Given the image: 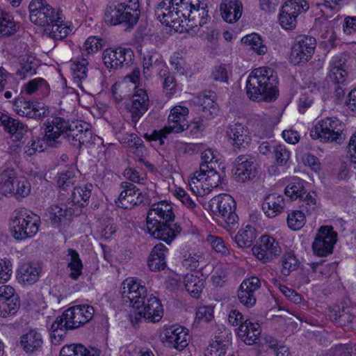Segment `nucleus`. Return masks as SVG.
Listing matches in <instances>:
<instances>
[{
	"label": "nucleus",
	"instance_id": "774afa93",
	"mask_svg": "<svg viewBox=\"0 0 356 356\" xmlns=\"http://www.w3.org/2000/svg\"><path fill=\"white\" fill-rule=\"evenodd\" d=\"M13 273V264L10 259H0V283L7 282Z\"/></svg>",
	"mask_w": 356,
	"mask_h": 356
},
{
	"label": "nucleus",
	"instance_id": "bb28decb",
	"mask_svg": "<svg viewBox=\"0 0 356 356\" xmlns=\"http://www.w3.org/2000/svg\"><path fill=\"white\" fill-rule=\"evenodd\" d=\"M89 64L88 56L82 55L78 57L71 65V71L73 83L80 88L83 92H86L88 86V65Z\"/></svg>",
	"mask_w": 356,
	"mask_h": 356
},
{
	"label": "nucleus",
	"instance_id": "09e8293b",
	"mask_svg": "<svg viewBox=\"0 0 356 356\" xmlns=\"http://www.w3.org/2000/svg\"><path fill=\"white\" fill-rule=\"evenodd\" d=\"M60 356H99V351L94 348L88 350L81 344H72L63 347Z\"/></svg>",
	"mask_w": 356,
	"mask_h": 356
},
{
	"label": "nucleus",
	"instance_id": "473e14b6",
	"mask_svg": "<svg viewBox=\"0 0 356 356\" xmlns=\"http://www.w3.org/2000/svg\"><path fill=\"white\" fill-rule=\"evenodd\" d=\"M207 8V3L203 0H200V4L191 9L190 17L186 21L184 27L188 29H193L195 27L202 26L204 24H207L209 19Z\"/></svg>",
	"mask_w": 356,
	"mask_h": 356
},
{
	"label": "nucleus",
	"instance_id": "393cba45",
	"mask_svg": "<svg viewBox=\"0 0 356 356\" xmlns=\"http://www.w3.org/2000/svg\"><path fill=\"white\" fill-rule=\"evenodd\" d=\"M14 106L19 115L37 120H42L49 113L46 107L26 101L22 97L15 100Z\"/></svg>",
	"mask_w": 356,
	"mask_h": 356
},
{
	"label": "nucleus",
	"instance_id": "a878e982",
	"mask_svg": "<svg viewBox=\"0 0 356 356\" xmlns=\"http://www.w3.org/2000/svg\"><path fill=\"white\" fill-rule=\"evenodd\" d=\"M143 74L149 77L154 72L157 75H165L166 64L162 56L155 51H146L143 53Z\"/></svg>",
	"mask_w": 356,
	"mask_h": 356
},
{
	"label": "nucleus",
	"instance_id": "5701e85b",
	"mask_svg": "<svg viewBox=\"0 0 356 356\" xmlns=\"http://www.w3.org/2000/svg\"><path fill=\"white\" fill-rule=\"evenodd\" d=\"M187 330L177 325L166 327L163 332V341L170 348L181 350L188 345Z\"/></svg>",
	"mask_w": 356,
	"mask_h": 356
},
{
	"label": "nucleus",
	"instance_id": "f03ea898",
	"mask_svg": "<svg viewBox=\"0 0 356 356\" xmlns=\"http://www.w3.org/2000/svg\"><path fill=\"white\" fill-rule=\"evenodd\" d=\"M278 79L276 72L268 67H261L253 70L246 81V94L252 101H275L278 96L277 85Z\"/></svg>",
	"mask_w": 356,
	"mask_h": 356
},
{
	"label": "nucleus",
	"instance_id": "13d9d810",
	"mask_svg": "<svg viewBox=\"0 0 356 356\" xmlns=\"http://www.w3.org/2000/svg\"><path fill=\"white\" fill-rule=\"evenodd\" d=\"M204 263V254L200 251L185 254L182 261V265L191 270H196L201 264Z\"/></svg>",
	"mask_w": 356,
	"mask_h": 356
},
{
	"label": "nucleus",
	"instance_id": "4be33fe9",
	"mask_svg": "<svg viewBox=\"0 0 356 356\" xmlns=\"http://www.w3.org/2000/svg\"><path fill=\"white\" fill-rule=\"evenodd\" d=\"M261 282L257 277L245 279L238 290V298L245 307H252L257 302V293L261 288Z\"/></svg>",
	"mask_w": 356,
	"mask_h": 356
},
{
	"label": "nucleus",
	"instance_id": "6e6552de",
	"mask_svg": "<svg viewBox=\"0 0 356 356\" xmlns=\"http://www.w3.org/2000/svg\"><path fill=\"white\" fill-rule=\"evenodd\" d=\"M188 108L176 106L168 116V124L160 130H154L149 136L146 135L149 140H159L160 145L164 144V138L170 133H181L189 127L186 117Z\"/></svg>",
	"mask_w": 356,
	"mask_h": 356
},
{
	"label": "nucleus",
	"instance_id": "cd10ccee",
	"mask_svg": "<svg viewBox=\"0 0 356 356\" xmlns=\"http://www.w3.org/2000/svg\"><path fill=\"white\" fill-rule=\"evenodd\" d=\"M234 176L237 181L245 182L256 176V164L253 159L242 155L236 159Z\"/></svg>",
	"mask_w": 356,
	"mask_h": 356
},
{
	"label": "nucleus",
	"instance_id": "9b49d317",
	"mask_svg": "<svg viewBox=\"0 0 356 356\" xmlns=\"http://www.w3.org/2000/svg\"><path fill=\"white\" fill-rule=\"evenodd\" d=\"M38 217L26 210L16 211L13 220V236L17 240L34 236L38 232Z\"/></svg>",
	"mask_w": 356,
	"mask_h": 356
},
{
	"label": "nucleus",
	"instance_id": "72a5a7b5",
	"mask_svg": "<svg viewBox=\"0 0 356 356\" xmlns=\"http://www.w3.org/2000/svg\"><path fill=\"white\" fill-rule=\"evenodd\" d=\"M284 205L283 195L271 193L265 197L261 207L266 216L274 218L282 212Z\"/></svg>",
	"mask_w": 356,
	"mask_h": 356
},
{
	"label": "nucleus",
	"instance_id": "f3484780",
	"mask_svg": "<svg viewBox=\"0 0 356 356\" xmlns=\"http://www.w3.org/2000/svg\"><path fill=\"white\" fill-rule=\"evenodd\" d=\"M120 292L122 298L129 301L132 307H138L143 299L146 298L147 291L143 282L136 277H128L121 285Z\"/></svg>",
	"mask_w": 356,
	"mask_h": 356
},
{
	"label": "nucleus",
	"instance_id": "bf43d9fd",
	"mask_svg": "<svg viewBox=\"0 0 356 356\" xmlns=\"http://www.w3.org/2000/svg\"><path fill=\"white\" fill-rule=\"evenodd\" d=\"M44 126V139L45 144L50 147H56L60 143L59 138L61 136L59 131H58L54 126L51 124L49 119L47 120Z\"/></svg>",
	"mask_w": 356,
	"mask_h": 356
},
{
	"label": "nucleus",
	"instance_id": "1a4fd4ad",
	"mask_svg": "<svg viewBox=\"0 0 356 356\" xmlns=\"http://www.w3.org/2000/svg\"><path fill=\"white\" fill-rule=\"evenodd\" d=\"M131 314L130 318L133 323H138L141 319L149 323L159 322L163 316V308L161 300L156 297L149 295L138 304V307Z\"/></svg>",
	"mask_w": 356,
	"mask_h": 356
},
{
	"label": "nucleus",
	"instance_id": "680f3d73",
	"mask_svg": "<svg viewBox=\"0 0 356 356\" xmlns=\"http://www.w3.org/2000/svg\"><path fill=\"white\" fill-rule=\"evenodd\" d=\"M175 197L181 202V203L186 207L189 210L195 214H198L201 211L199 206L196 204L195 201L190 197V195L181 188H177L175 191Z\"/></svg>",
	"mask_w": 356,
	"mask_h": 356
},
{
	"label": "nucleus",
	"instance_id": "a18cd8bd",
	"mask_svg": "<svg viewBox=\"0 0 356 356\" xmlns=\"http://www.w3.org/2000/svg\"><path fill=\"white\" fill-rule=\"evenodd\" d=\"M330 318L335 321L341 327H348L352 323L354 316L350 314V309L348 307L339 306H334L329 313Z\"/></svg>",
	"mask_w": 356,
	"mask_h": 356
},
{
	"label": "nucleus",
	"instance_id": "b1692460",
	"mask_svg": "<svg viewBox=\"0 0 356 356\" xmlns=\"http://www.w3.org/2000/svg\"><path fill=\"white\" fill-rule=\"evenodd\" d=\"M66 140L73 146L80 147L92 138V131L81 121H72L65 134Z\"/></svg>",
	"mask_w": 356,
	"mask_h": 356
},
{
	"label": "nucleus",
	"instance_id": "6e6d98bb",
	"mask_svg": "<svg viewBox=\"0 0 356 356\" xmlns=\"http://www.w3.org/2000/svg\"><path fill=\"white\" fill-rule=\"evenodd\" d=\"M79 172L74 168H71L62 172L58 175L57 184L59 188L66 190L71 186H73L78 180Z\"/></svg>",
	"mask_w": 356,
	"mask_h": 356
},
{
	"label": "nucleus",
	"instance_id": "e2e57ef3",
	"mask_svg": "<svg viewBox=\"0 0 356 356\" xmlns=\"http://www.w3.org/2000/svg\"><path fill=\"white\" fill-rule=\"evenodd\" d=\"M356 356V343L353 345L339 344L330 350L325 356Z\"/></svg>",
	"mask_w": 356,
	"mask_h": 356
},
{
	"label": "nucleus",
	"instance_id": "69168bd1",
	"mask_svg": "<svg viewBox=\"0 0 356 356\" xmlns=\"http://www.w3.org/2000/svg\"><path fill=\"white\" fill-rule=\"evenodd\" d=\"M67 207L64 204H56L51 206L49 209V217L51 222L54 225H58L62 218L67 214Z\"/></svg>",
	"mask_w": 356,
	"mask_h": 356
},
{
	"label": "nucleus",
	"instance_id": "423d86ee",
	"mask_svg": "<svg viewBox=\"0 0 356 356\" xmlns=\"http://www.w3.org/2000/svg\"><path fill=\"white\" fill-rule=\"evenodd\" d=\"M31 186L24 176H17L13 168H7L0 172V192L4 196H14L16 199L27 197Z\"/></svg>",
	"mask_w": 356,
	"mask_h": 356
},
{
	"label": "nucleus",
	"instance_id": "79ce46f5",
	"mask_svg": "<svg viewBox=\"0 0 356 356\" xmlns=\"http://www.w3.org/2000/svg\"><path fill=\"white\" fill-rule=\"evenodd\" d=\"M215 93L210 91L197 97V104L202 107L203 116L206 118H213L218 111V107L215 102Z\"/></svg>",
	"mask_w": 356,
	"mask_h": 356
},
{
	"label": "nucleus",
	"instance_id": "0eeeda50",
	"mask_svg": "<svg viewBox=\"0 0 356 356\" xmlns=\"http://www.w3.org/2000/svg\"><path fill=\"white\" fill-rule=\"evenodd\" d=\"M216 204L213 213L217 218L218 223L229 232L238 227V217L236 213V204L234 199L228 194L218 195L212 200Z\"/></svg>",
	"mask_w": 356,
	"mask_h": 356
},
{
	"label": "nucleus",
	"instance_id": "49530a36",
	"mask_svg": "<svg viewBox=\"0 0 356 356\" xmlns=\"http://www.w3.org/2000/svg\"><path fill=\"white\" fill-rule=\"evenodd\" d=\"M184 286L188 293L198 298L204 287V281L203 279L193 274H186L184 280Z\"/></svg>",
	"mask_w": 356,
	"mask_h": 356
},
{
	"label": "nucleus",
	"instance_id": "4468645a",
	"mask_svg": "<svg viewBox=\"0 0 356 356\" xmlns=\"http://www.w3.org/2000/svg\"><path fill=\"white\" fill-rule=\"evenodd\" d=\"M252 250L254 255L264 263L277 259L282 252L279 242L269 235L261 236L259 242L253 246Z\"/></svg>",
	"mask_w": 356,
	"mask_h": 356
},
{
	"label": "nucleus",
	"instance_id": "a211bd4d",
	"mask_svg": "<svg viewBox=\"0 0 356 356\" xmlns=\"http://www.w3.org/2000/svg\"><path fill=\"white\" fill-rule=\"evenodd\" d=\"M337 242V233L329 226H322L318 230L312 243L314 253L320 257L327 256L332 252Z\"/></svg>",
	"mask_w": 356,
	"mask_h": 356
},
{
	"label": "nucleus",
	"instance_id": "8fccbe9b",
	"mask_svg": "<svg viewBox=\"0 0 356 356\" xmlns=\"http://www.w3.org/2000/svg\"><path fill=\"white\" fill-rule=\"evenodd\" d=\"M92 187V185L89 184L74 188L72 193V202L81 207L87 205L91 196Z\"/></svg>",
	"mask_w": 356,
	"mask_h": 356
},
{
	"label": "nucleus",
	"instance_id": "e433bc0d",
	"mask_svg": "<svg viewBox=\"0 0 356 356\" xmlns=\"http://www.w3.org/2000/svg\"><path fill=\"white\" fill-rule=\"evenodd\" d=\"M168 249L162 244H156L152 249L148 259V266L152 271H160L166 266V255Z\"/></svg>",
	"mask_w": 356,
	"mask_h": 356
},
{
	"label": "nucleus",
	"instance_id": "5fc2aeb1",
	"mask_svg": "<svg viewBox=\"0 0 356 356\" xmlns=\"http://www.w3.org/2000/svg\"><path fill=\"white\" fill-rule=\"evenodd\" d=\"M284 193L291 200H302L303 195L306 193L303 181L299 178H293L285 188Z\"/></svg>",
	"mask_w": 356,
	"mask_h": 356
},
{
	"label": "nucleus",
	"instance_id": "c85d7f7f",
	"mask_svg": "<svg viewBox=\"0 0 356 356\" xmlns=\"http://www.w3.org/2000/svg\"><path fill=\"white\" fill-rule=\"evenodd\" d=\"M148 233L155 238L163 241L170 244L181 231V227L177 223H159L155 227H147Z\"/></svg>",
	"mask_w": 356,
	"mask_h": 356
},
{
	"label": "nucleus",
	"instance_id": "4d7b16f0",
	"mask_svg": "<svg viewBox=\"0 0 356 356\" xmlns=\"http://www.w3.org/2000/svg\"><path fill=\"white\" fill-rule=\"evenodd\" d=\"M242 42L259 55H264L267 51L266 46L263 44L261 37L257 33H252L243 37Z\"/></svg>",
	"mask_w": 356,
	"mask_h": 356
},
{
	"label": "nucleus",
	"instance_id": "20e7f679",
	"mask_svg": "<svg viewBox=\"0 0 356 356\" xmlns=\"http://www.w3.org/2000/svg\"><path fill=\"white\" fill-rule=\"evenodd\" d=\"M200 4V0H163L155 10L157 19L170 27L185 26L191 9Z\"/></svg>",
	"mask_w": 356,
	"mask_h": 356
},
{
	"label": "nucleus",
	"instance_id": "ea45409f",
	"mask_svg": "<svg viewBox=\"0 0 356 356\" xmlns=\"http://www.w3.org/2000/svg\"><path fill=\"white\" fill-rule=\"evenodd\" d=\"M42 343V335L35 330H31L21 337V346L26 353L39 350Z\"/></svg>",
	"mask_w": 356,
	"mask_h": 356
},
{
	"label": "nucleus",
	"instance_id": "6ab92c4d",
	"mask_svg": "<svg viewBox=\"0 0 356 356\" xmlns=\"http://www.w3.org/2000/svg\"><path fill=\"white\" fill-rule=\"evenodd\" d=\"M134 52L129 48L106 49L103 53V61L107 68L118 70L130 65Z\"/></svg>",
	"mask_w": 356,
	"mask_h": 356
},
{
	"label": "nucleus",
	"instance_id": "864d4df0",
	"mask_svg": "<svg viewBox=\"0 0 356 356\" xmlns=\"http://www.w3.org/2000/svg\"><path fill=\"white\" fill-rule=\"evenodd\" d=\"M282 268L281 273L286 277L291 272L296 270L299 266V261L292 250L286 252L281 259Z\"/></svg>",
	"mask_w": 356,
	"mask_h": 356
},
{
	"label": "nucleus",
	"instance_id": "603ef678",
	"mask_svg": "<svg viewBox=\"0 0 356 356\" xmlns=\"http://www.w3.org/2000/svg\"><path fill=\"white\" fill-rule=\"evenodd\" d=\"M17 31V26L13 17L6 11H0V35L9 36Z\"/></svg>",
	"mask_w": 356,
	"mask_h": 356
},
{
	"label": "nucleus",
	"instance_id": "37998d69",
	"mask_svg": "<svg viewBox=\"0 0 356 356\" xmlns=\"http://www.w3.org/2000/svg\"><path fill=\"white\" fill-rule=\"evenodd\" d=\"M67 261V268L70 269V277L76 280L82 274L83 265L80 258L79 254L75 250L69 248L66 255Z\"/></svg>",
	"mask_w": 356,
	"mask_h": 356
},
{
	"label": "nucleus",
	"instance_id": "c9c22d12",
	"mask_svg": "<svg viewBox=\"0 0 356 356\" xmlns=\"http://www.w3.org/2000/svg\"><path fill=\"white\" fill-rule=\"evenodd\" d=\"M261 334L259 325L246 319L237 329L238 337L248 346L256 343Z\"/></svg>",
	"mask_w": 356,
	"mask_h": 356
},
{
	"label": "nucleus",
	"instance_id": "dca6fc26",
	"mask_svg": "<svg viewBox=\"0 0 356 356\" xmlns=\"http://www.w3.org/2000/svg\"><path fill=\"white\" fill-rule=\"evenodd\" d=\"M120 187L122 191L115 203L121 208L131 209L135 206L146 202L148 200L147 193L140 192L131 182L123 181L121 183Z\"/></svg>",
	"mask_w": 356,
	"mask_h": 356
},
{
	"label": "nucleus",
	"instance_id": "58836bf2",
	"mask_svg": "<svg viewBox=\"0 0 356 356\" xmlns=\"http://www.w3.org/2000/svg\"><path fill=\"white\" fill-rule=\"evenodd\" d=\"M346 60L341 56L332 57L330 62L329 79L335 84L343 83L347 72L344 69Z\"/></svg>",
	"mask_w": 356,
	"mask_h": 356
},
{
	"label": "nucleus",
	"instance_id": "2f4dec72",
	"mask_svg": "<svg viewBox=\"0 0 356 356\" xmlns=\"http://www.w3.org/2000/svg\"><path fill=\"white\" fill-rule=\"evenodd\" d=\"M226 134L232 144L237 147H245L250 140L248 129L241 123L229 124L227 127Z\"/></svg>",
	"mask_w": 356,
	"mask_h": 356
},
{
	"label": "nucleus",
	"instance_id": "aec40b11",
	"mask_svg": "<svg viewBox=\"0 0 356 356\" xmlns=\"http://www.w3.org/2000/svg\"><path fill=\"white\" fill-rule=\"evenodd\" d=\"M174 218L175 215L171 204L165 202L154 203L148 211L146 227L152 229L159 223L172 222Z\"/></svg>",
	"mask_w": 356,
	"mask_h": 356
},
{
	"label": "nucleus",
	"instance_id": "39448f33",
	"mask_svg": "<svg viewBox=\"0 0 356 356\" xmlns=\"http://www.w3.org/2000/svg\"><path fill=\"white\" fill-rule=\"evenodd\" d=\"M139 16L138 0H113L106 8L104 21L113 26L124 24L129 28H133Z\"/></svg>",
	"mask_w": 356,
	"mask_h": 356
},
{
	"label": "nucleus",
	"instance_id": "7ed1b4c3",
	"mask_svg": "<svg viewBox=\"0 0 356 356\" xmlns=\"http://www.w3.org/2000/svg\"><path fill=\"white\" fill-rule=\"evenodd\" d=\"M95 314L93 307L89 305H79L66 309L52 323L51 338L54 343H58L65 337L69 330L76 329L88 323Z\"/></svg>",
	"mask_w": 356,
	"mask_h": 356
},
{
	"label": "nucleus",
	"instance_id": "7c9ffc66",
	"mask_svg": "<svg viewBox=\"0 0 356 356\" xmlns=\"http://www.w3.org/2000/svg\"><path fill=\"white\" fill-rule=\"evenodd\" d=\"M41 271L40 264L24 263L17 269V279L20 284L31 286L38 281Z\"/></svg>",
	"mask_w": 356,
	"mask_h": 356
},
{
	"label": "nucleus",
	"instance_id": "4c0bfd02",
	"mask_svg": "<svg viewBox=\"0 0 356 356\" xmlns=\"http://www.w3.org/2000/svg\"><path fill=\"white\" fill-rule=\"evenodd\" d=\"M0 127H3L5 131L17 139L21 138L27 131L26 127L19 120L14 119L1 112H0Z\"/></svg>",
	"mask_w": 356,
	"mask_h": 356
},
{
	"label": "nucleus",
	"instance_id": "ddd939ff",
	"mask_svg": "<svg viewBox=\"0 0 356 356\" xmlns=\"http://www.w3.org/2000/svg\"><path fill=\"white\" fill-rule=\"evenodd\" d=\"M309 8V3L305 0H287L282 6L280 13V24L286 30L295 29L298 15L305 13Z\"/></svg>",
	"mask_w": 356,
	"mask_h": 356
},
{
	"label": "nucleus",
	"instance_id": "c03bdc74",
	"mask_svg": "<svg viewBox=\"0 0 356 356\" xmlns=\"http://www.w3.org/2000/svg\"><path fill=\"white\" fill-rule=\"evenodd\" d=\"M59 20L60 22L56 21L47 24L44 30L49 37L55 40H62L67 37L72 31V29L63 23V15L62 18Z\"/></svg>",
	"mask_w": 356,
	"mask_h": 356
},
{
	"label": "nucleus",
	"instance_id": "052dcab7",
	"mask_svg": "<svg viewBox=\"0 0 356 356\" xmlns=\"http://www.w3.org/2000/svg\"><path fill=\"white\" fill-rule=\"evenodd\" d=\"M288 227L292 230H300L306 222V217L303 212L293 210L289 212L287 216Z\"/></svg>",
	"mask_w": 356,
	"mask_h": 356
},
{
	"label": "nucleus",
	"instance_id": "3c124183",
	"mask_svg": "<svg viewBox=\"0 0 356 356\" xmlns=\"http://www.w3.org/2000/svg\"><path fill=\"white\" fill-rule=\"evenodd\" d=\"M36 91L42 95H47L49 92V86L47 82L42 78L33 79L24 85L22 92L31 95Z\"/></svg>",
	"mask_w": 356,
	"mask_h": 356
},
{
	"label": "nucleus",
	"instance_id": "338daca9",
	"mask_svg": "<svg viewBox=\"0 0 356 356\" xmlns=\"http://www.w3.org/2000/svg\"><path fill=\"white\" fill-rule=\"evenodd\" d=\"M207 241L210 243L213 249L218 253L224 256L231 257L228 248L226 247L223 239L220 237L209 235L207 237Z\"/></svg>",
	"mask_w": 356,
	"mask_h": 356
},
{
	"label": "nucleus",
	"instance_id": "f704fd0d",
	"mask_svg": "<svg viewBox=\"0 0 356 356\" xmlns=\"http://www.w3.org/2000/svg\"><path fill=\"white\" fill-rule=\"evenodd\" d=\"M220 10L225 21L233 23L241 17L243 6L239 0H222L220 6Z\"/></svg>",
	"mask_w": 356,
	"mask_h": 356
},
{
	"label": "nucleus",
	"instance_id": "a19ab883",
	"mask_svg": "<svg viewBox=\"0 0 356 356\" xmlns=\"http://www.w3.org/2000/svg\"><path fill=\"white\" fill-rule=\"evenodd\" d=\"M39 65V60L35 56L29 54L22 56L19 58V68L17 71V75L21 79L33 76L36 74Z\"/></svg>",
	"mask_w": 356,
	"mask_h": 356
},
{
	"label": "nucleus",
	"instance_id": "2eb2a0df",
	"mask_svg": "<svg viewBox=\"0 0 356 356\" xmlns=\"http://www.w3.org/2000/svg\"><path fill=\"white\" fill-rule=\"evenodd\" d=\"M316 45V39L312 36L298 37L291 49V62L294 65L307 63L312 58Z\"/></svg>",
	"mask_w": 356,
	"mask_h": 356
},
{
	"label": "nucleus",
	"instance_id": "c756f323",
	"mask_svg": "<svg viewBox=\"0 0 356 356\" xmlns=\"http://www.w3.org/2000/svg\"><path fill=\"white\" fill-rule=\"evenodd\" d=\"M149 100L146 91L143 89H137L132 96L131 106L129 108L131 120L136 123L143 114L147 111Z\"/></svg>",
	"mask_w": 356,
	"mask_h": 356
},
{
	"label": "nucleus",
	"instance_id": "f8f14e48",
	"mask_svg": "<svg viewBox=\"0 0 356 356\" xmlns=\"http://www.w3.org/2000/svg\"><path fill=\"white\" fill-rule=\"evenodd\" d=\"M343 124L337 118H326L319 120L310 131L313 139L323 142H337L341 139Z\"/></svg>",
	"mask_w": 356,
	"mask_h": 356
},
{
	"label": "nucleus",
	"instance_id": "0e129e2a",
	"mask_svg": "<svg viewBox=\"0 0 356 356\" xmlns=\"http://www.w3.org/2000/svg\"><path fill=\"white\" fill-rule=\"evenodd\" d=\"M273 154L276 163L280 165H286L291 156L290 151L282 144L273 146Z\"/></svg>",
	"mask_w": 356,
	"mask_h": 356
},
{
	"label": "nucleus",
	"instance_id": "f257e3e1",
	"mask_svg": "<svg viewBox=\"0 0 356 356\" xmlns=\"http://www.w3.org/2000/svg\"><path fill=\"white\" fill-rule=\"evenodd\" d=\"M202 162L188 181L191 191L195 195L209 193L221 183L220 176L216 170L218 161V153L211 148L206 149L201 154Z\"/></svg>",
	"mask_w": 356,
	"mask_h": 356
},
{
	"label": "nucleus",
	"instance_id": "9d476101",
	"mask_svg": "<svg viewBox=\"0 0 356 356\" xmlns=\"http://www.w3.org/2000/svg\"><path fill=\"white\" fill-rule=\"evenodd\" d=\"M29 19L38 26H46L54 22H60L62 12L54 8L46 0H31L29 5Z\"/></svg>",
	"mask_w": 356,
	"mask_h": 356
},
{
	"label": "nucleus",
	"instance_id": "412c9836",
	"mask_svg": "<svg viewBox=\"0 0 356 356\" xmlns=\"http://www.w3.org/2000/svg\"><path fill=\"white\" fill-rule=\"evenodd\" d=\"M20 306L18 296L10 285L0 286V316L7 318L15 314Z\"/></svg>",
	"mask_w": 356,
	"mask_h": 356
},
{
	"label": "nucleus",
	"instance_id": "de8ad7c7",
	"mask_svg": "<svg viewBox=\"0 0 356 356\" xmlns=\"http://www.w3.org/2000/svg\"><path fill=\"white\" fill-rule=\"evenodd\" d=\"M257 238L256 229L252 226H246L240 229L234 236V241L239 248L250 247Z\"/></svg>",
	"mask_w": 356,
	"mask_h": 356
}]
</instances>
